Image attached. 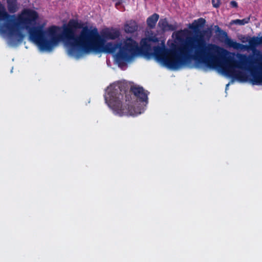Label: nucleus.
<instances>
[{
    "label": "nucleus",
    "instance_id": "1",
    "mask_svg": "<svg viewBox=\"0 0 262 262\" xmlns=\"http://www.w3.org/2000/svg\"><path fill=\"white\" fill-rule=\"evenodd\" d=\"M162 46L153 48L154 56L158 62L173 69L188 64L192 59L198 64H204L209 68L220 66L223 72L228 76L242 82L249 80L253 85L254 75H262V70L258 71V59H253L252 56L240 55L239 61L224 57L227 51L223 48L212 43H207L202 34L187 38L181 46L173 43L170 49L165 47L164 42Z\"/></svg>",
    "mask_w": 262,
    "mask_h": 262
},
{
    "label": "nucleus",
    "instance_id": "2",
    "mask_svg": "<svg viewBox=\"0 0 262 262\" xmlns=\"http://www.w3.org/2000/svg\"><path fill=\"white\" fill-rule=\"evenodd\" d=\"M62 36L66 39L69 46L68 54L75 55L78 49L85 53L91 51L95 53H114L115 60L118 67L122 68L130 61L140 52L137 42L131 37L127 38L122 43L107 42L99 35L96 28L90 29L87 26L76 20L69 21L68 26L64 28Z\"/></svg>",
    "mask_w": 262,
    "mask_h": 262
},
{
    "label": "nucleus",
    "instance_id": "3",
    "mask_svg": "<svg viewBox=\"0 0 262 262\" xmlns=\"http://www.w3.org/2000/svg\"><path fill=\"white\" fill-rule=\"evenodd\" d=\"M149 92L142 87L132 86L129 93H126V88L121 83L111 86L105 96V101L116 115L135 116L141 114L140 109L136 108L133 104V99L136 98L141 102L147 103Z\"/></svg>",
    "mask_w": 262,
    "mask_h": 262
},
{
    "label": "nucleus",
    "instance_id": "4",
    "mask_svg": "<svg viewBox=\"0 0 262 262\" xmlns=\"http://www.w3.org/2000/svg\"><path fill=\"white\" fill-rule=\"evenodd\" d=\"M38 18V14L36 11L25 9L18 16V24L28 30L30 38L41 50L51 51L61 39V36L57 35V27L53 26L45 31L42 25L35 26Z\"/></svg>",
    "mask_w": 262,
    "mask_h": 262
},
{
    "label": "nucleus",
    "instance_id": "5",
    "mask_svg": "<svg viewBox=\"0 0 262 262\" xmlns=\"http://www.w3.org/2000/svg\"><path fill=\"white\" fill-rule=\"evenodd\" d=\"M0 20L3 23H0V32L4 34H7L12 38L15 36L18 41H20L24 37V35L17 28L18 21H16L14 15H11L7 12L3 5L0 4Z\"/></svg>",
    "mask_w": 262,
    "mask_h": 262
},
{
    "label": "nucleus",
    "instance_id": "6",
    "mask_svg": "<svg viewBox=\"0 0 262 262\" xmlns=\"http://www.w3.org/2000/svg\"><path fill=\"white\" fill-rule=\"evenodd\" d=\"M249 46H246V48L250 49L252 51L255 57H253V59H258L257 67L260 70H262V52L259 50H256V47L258 45L262 44V37L253 36L250 38L248 40Z\"/></svg>",
    "mask_w": 262,
    "mask_h": 262
},
{
    "label": "nucleus",
    "instance_id": "7",
    "mask_svg": "<svg viewBox=\"0 0 262 262\" xmlns=\"http://www.w3.org/2000/svg\"><path fill=\"white\" fill-rule=\"evenodd\" d=\"M120 32L118 29L114 28H106L103 30L101 32V37L106 40H114L119 37Z\"/></svg>",
    "mask_w": 262,
    "mask_h": 262
},
{
    "label": "nucleus",
    "instance_id": "8",
    "mask_svg": "<svg viewBox=\"0 0 262 262\" xmlns=\"http://www.w3.org/2000/svg\"><path fill=\"white\" fill-rule=\"evenodd\" d=\"M205 23L206 20L201 17L198 19L194 20L192 24H189L188 28L194 33H198L200 32V29L204 27Z\"/></svg>",
    "mask_w": 262,
    "mask_h": 262
},
{
    "label": "nucleus",
    "instance_id": "9",
    "mask_svg": "<svg viewBox=\"0 0 262 262\" xmlns=\"http://www.w3.org/2000/svg\"><path fill=\"white\" fill-rule=\"evenodd\" d=\"M158 26L163 31H174L177 29V26L169 24L166 18L161 19L158 23Z\"/></svg>",
    "mask_w": 262,
    "mask_h": 262
},
{
    "label": "nucleus",
    "instance_id": "10",
    "mask_svg": "<svg viewBox=\"0 0 262 262\" xmlns=\"http://www.w3.org/2000/svg\"><path fill=\"white\" fill-rule=\"evenodd\" d=\"M159 41V38L157 37L156 36H151L147 38L142 39L141 44L143 49L147 50L150 48V45L148 43V41L156 43L158 42Z\"/></svg>",
    "mask_w": 262,
    "mask_h": 262
},
{
    "label": "nucleus",
    "instance_id": "11",
    "mask_svg": "<svg viewBox=\"0 0 262 262\" xmlns=\"http://www.w3.org/2000/svg\"><path fill=\"white\" fill-rule=\"evenodd\" d=\"M138 25L135 20H129L124 25V31L127 33H133L138 30Z\"/></svg>",
    "mask_w": 262,
    "mask_h": 262
},
{
    "label": "nucleus",
    "instance_id": "12",
    "mask_svg": "<svg viewBox=\"0 0 262 262\" xmlns=\"http://www.w3.org/2000/svg\"><path fill=\"white\" fill-rule=\"evenodd\" d=\"M159 18V15L157 13H154L147 18L146 23L150 29H154Z\"/></svg>",
    "mask_w": 262,
    "mask_h": 262
},
{
    "label": "nucleus",
    "instance_id": "13",
    "mask_svg": "<svg viewBox=\"0 0 262 262\" xmlns=\"http://www.w3.org/2000/svg\"><path fill=\"white\" fill-rule=\"evenodd\" d=\"M7 7L8 11L11 13H15L18 9V3L17 0H6Z\"/></svg>",
    "mask_w": 262,
    "mask_h": 262
},
{
    "label": "nucleus",
    "instance_id": "14",
    "mask_svg": "<svg viewBox=\"0 0 262 262\" xmlns=\"http://www.w3.org/2000/svg\"><path fill=\"white\" fill-rule=\"evenodd\" d=\"M225 43L229 47L233 48L235 49H241L242 47H244L243 45L240 43L233 41L232 39L228 37L225 40Z\"/></svg>",
    "mask_w": 262,
    "mask_h": 262
},
{
    "label": "nucleus",
    "instance_id": "15",
    "mask_svg": "<svg viewBox=\"0 0 262 262\" xmlns=\"http://www.w3.org/2000/svg\"><path fill=\"white\" fill-rule=\"evenodd\" d=\"M214 29L215 33H217V35L221 39H225L228 37L227 32L221 29V28L219 26H215Z\"/></svg>",
    "mask_w": 262,
    "mask_h": 262
},
{
    "label": "nucleus",
    "instance_id": "16",
    "mask_svg": "<svg viewBox=\"0 0 262 262\" xmlns=\"http://www.w3.org/2000/svg\"><path fill=\"white\" fill-rule=\"evenodd\" d=\"M250 20V17L245 18L243 19H235L233 20V23L234 24L238 25H244L246 24H248Z\"/></svg>",
    "mask_w": 262,
    "mask_h": 262
},
{
    "label": "nucleus",
    "instance_id": "17",
    "mask_svg": "<svg viewBox=\"0 0 262 262\" xmlns=\"http://www.w3.org/2000/svg\"><path fill=\"white\" fill-rule=\"evenodd\" d=\"M253 81L254 84H261L262 75H254Z\"/></svg>",
    "mask_w": 262,
    "mask_h": 262
},
{
    "label": "nucleus",
    "instance_id": "18",
    "mask_svg": "<svg viewBox=\"0 0 262 262\" xmlns=\"http://www.w3.org/2000/svg\"><path fill=\"white\" fill-rule=\"evenodd\" d=\"M212 4L213 7L219 8L220 6V0H211Z\"/></svg>",
    "mask_w": 262,
    "mask_h": 262
},
{
    "label": "nucleus",
    "instance_id": "19",
    "mask_svg": "<svg viewBox=\"0 0 262 262\" xmlns=\"http://www.w3.org/2000/svg\"><path fill=\"white\" fill-rule=\"evenodd\" d=\"M230 6L233 8H237L238 6L237 2L234 1H232L230 2Z\"/></svg>",
    "mask_w": 262,
    "mask_h": 262
},
{
    "label": "nucleus",
    "instance_id": "20",
    "mask_svg": "<svg viewBox=\"0 0 262 262\" xmlns=\"http://www.w3.org/2000/svg\"><path fill=\"white\" fill-rule=\"evenodd\" d=\"M181 31H178L177 32H176V38L178 40H180L181 38H180V36L181 35Z\"/></svg>",
    "mask_w": 262,
    "mask_h": 262
},
{
    "label": "nucleus",
    "instance_id": "21",
    "mask_svg": "<svg viewBox=\"0 0 262 262\" xmlns=\"http://www.w3.org/2000/svg\"><path fill=\"white\" fill-rule=\"evenodd\" d=\"M118 2L115 4V6L116 8L118 7V6L120 5L122 2V1H117Z\"/></svg>",
    "mask_w": 262,
    "mask_h": 262
},
{
    "label": "nucleus",
    "instance_id": "22",
    "mask_svg": "<svg viewBox=\"0 0 262 262\" xmlns=\"http://www.w3.org/2000/svg\"><path fill=\"white\" fill-rule=\"evenodd\" d=\"M229 83H228V84H227V85H226V87H227V86L229 85Z\"/></svg>",
    "mask_w": 262,
    "mask_h": 262
}]
</instances>
